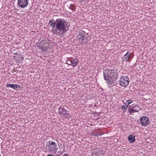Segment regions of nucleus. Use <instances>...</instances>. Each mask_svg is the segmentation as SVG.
I'll list each match as a JSON object with an SVG mask.
<instances>
[{
    "label": "nucleus",
    "mask_w": 156,
    "mask_h": 156,
    "mask_svg": "<svg viewBox=\"0 0 156 156\" xmlns=\"http://www.w3.org/2000/svg\"><path fill=\"white\" fill-rule=\"evenodd\" d=\"M103 73L104 80H106L109 87H112L116 85V83L115 81L119 76L117 69H106L103 70Z\"/></svg>",
    "instance_id": "1"
},
{
    "label": "nucleus",
    "mask_w": 156,
    "mask_h": 156,
    "mask_svg": "<svg viewBox=\"0 0 156 156\" xmlns=\"http://www.w3.org/2000/svg\"><path fill=\"white\" fill-rule=\"evenodd\" d=\"M56 28L59 32H62L63 33H66L67 30L66 29L67 24L66 22L64 19L59 18L56 19Z\"/></svg>",
    "instance_id": "2"
},
{
    "label": "nucleus",
    "mask_w": 156,
    "mask_h": 156,
    "mask_svg": "<svg viewBox=\"0 0 156 156\" xmlns=\"http://www.w3.org/2000/svg\"><path fill=\"white\" fill-rule=\"evenodd\" d=\"M46 148L48 147L49 151L51 153H55L56 152V149H58V147L56 144L54 142L50 141L47 142L46 144Z\"/></svg>",
    "instance_id": "3"
},
{
    "label": "nucleus",
    "mask_w": 156,
    "mask_h": 156,
    "mask_svg": "<svg viewBox=\"0 0 156 156\" xmlns=\"http://www.w3.org/2000/svg\"><path fill=\"white\" fill-rule=\"evenodd\" d=\"M119 82L120 85L125 87L129 84V79L127 76H123L121 77Z\"/></svg>",
    "instance_id": "4"
},
{
    "label": "nucleus",
    "mask_w": 156,
    "mask_h": 156,
    "mask_svg": "<svg viewBox=\"0 0 156 156\" xmlns=\"http://www.w3.org/2000/svg\"><path fill=\"white\" fill-rule=\"evenodd\" d=\"M56 21L52 19L49 20L48 24L50 27H52L51 31L52 33L54 34H59V32L57 31V30L56 28Z\"/></svg>",
    "instance_id": "5"
},
{
    "label": "nucleus",
    "mask_w": 156,
    "mask_h": 156,
    "mask_svg": "<svg viewBox=\"0 0 156 156\" xmlns=\"http://www.w3.org/2000/svg\"><path fill=\"white\" fill-rule=\"evenodd\" d=\"M68 112L63 107L60 106L58 108V113L61 117H68L69 114Z\"/></svg>",
    "instance_id": "6"
},
{
    "label": "nucleus",
    "mask_w": 156,
    "mask_h": 156,
    "mask_svg": "<svg viewBox=\"0 0 156 156\" xmlns=\"http://www.w3.org/2000/svg\"><path fill=\"white\" fill-rule=\"evenodd\" d=\"M149 118L147 116H144L140 119V122L144 126H146L150 123Z\"/></svg>",
    "instance_id": "7"
},
{
    "label": "nucleus",
    "mask_w": 156,
    "mask_h": 156,
    "mask_svg": "<svg viewBox=\"0 0 156 156\" xmlns=\"http://www.w3.org/2000/svg\"><path fill=\"white\" fill-rule=\"evenodd\" d=\"M40 44L41 47V49L42 51H47L48 50L47 47L48 46V44L46 40H41L40 41Z\"/></svg>",
    "instance_id": "8"
},
{
    "label": "nucleus",
    "mask_w": 156,
    "mask_h": 156,
    "mask_svg": "<svg viewBox=\"0 0 156 156\" xmlns=\"http://www.w3.org/2000/svg\"><path fill=\"white\" fill-rule=\"evenodd\" d=\"M17 4L21 8H24L27 6L28 1L27 0H18Z\"/></svg>",
    "instance_id": "9"
},
{
    "label": "nucleus",
    "mask_w": 156,
    "mask_h": 156,
    "mask_svg": "<svg viewBox=\"0 0 156 156\" xmlns=\"http://www.w3.org/2000/svg\"><path fill=\"white\" fill-rule=\"evenodd\" d=\"M140 109H141L139 106L136 105L134 106L133 108L129 109L128 112L130 114L132 115V113L138 112Z\"/></svg>",
    "instance_id": "10"
},
{
    "label": "nucleus",
    "mask_w": 156,
    "mask_h": 156,
    "mask_svg": "<svg viewBox=\"0 0 156 156\" xmlns=\"http://www.w3.org/2000/svg\"><path fill=\"white\" fill-rule=\"evenodd\" d=\"M6 86L7 87L11 88L16 90L21 88V86L20 85L16 84L7 83Z\"/></svg>",
    "instance_id": "11"
},
{
    "label": "nucleus",
    "mask_w": 156,
    "mask_h": 156,
    "mask_svg": "<svg viewBox=\"0 0 156 156\" xmlns=\"http://www.w3.org/2000/svg\"><path fill=\"white\" fill-rule=\"evenodd\" d=\"M78 40L80 43H87L88 41V39L87 37H77Z\"/></svg>",
    "instance_id": "12"
},
{
    "label": "nucleus",
    "mask_w": 156,
    "mask_h": 156,
    "mask_svg": "<svg viewBox=\"0 0 156 156\" xmlns=\"http://www.w3.org/2000/svg\"><path fill=\"white\" fill-rule=\"evenodd\" d=\"M100 152V149L98 147H96L95 148L92 153V156H98V155Z\"/></svg>",
    "instance_id": "13"
},
{
    "label": "nucleus",
    "mask_w": 156,
    "mask_h": 156,
    "mask_svg": "<svg viewBox=\"0 0 156 156\" xmlns=\"http://www.w3.org/2000/svg\"><path fill=\"white\" fill-rule=\"evenodd\" d=\"M130 57V54L128 52H127V53L124 55L122 59V62H128Z\"/></svg>",
    "instance_id": "14"
},
{
    "label": "nucleus",
    "mask_w": 156,
    "mask_h": 156,
    "mask_svg": "<svg viewBox=\"0 0 156 156\" xmlns=\"http://www.w3.org/2000/svg\"><path fill=\"white\" fill-rule=\"evenodd\" d=\"M128 140L131 143H133L135 141V138L133 135H130L128 136Z\"/></svg>",
    "instance_id": "15"
},
{
    "label": "nucleus",
    "mask_w": 156,
    "mask_h": 156,
    "mask_svg": "<svg viewBox=\"0 0 156 156\" xmlns=\"http://www.w3.org/2000/svg\"><path fill=\"white\" fill-rule=\"evenodd\" d=\"M78 63V60L76 59H74L73 61L70 62V63H69V65H71L73 67L76 66Z\"/></svg>",
    "instance_id": "16"
},
{
    "label": "nucleus",
    "mask_w": 156,
    "mask_h": 156,
    "mask_svg": "<svg viewBox=\"0 0 156 156\" xmlns=\"http://www.w3.org/2000/svg\"><path fill=\"white\" fill-rule=\"evenodd\" d=\"M86 32L84 31L80 30L77 37H87L86 35Z\"/></svg>",
    "instance_id": "17"
},
{
    "label": "nucleus",
    "mask_w": 156,
    "mask_h": 156,
    "mask_svg": "<svg viewBox=\"0 0 156 156\" xmlns=\"http://www.w3.org/2000/svg\"><path fill=\"white\" fill-rule=\"evenodd\" d=\"M69 9L73 11H75V6L74 5L70 4L69 7Z\"/></svg>",
    "instance_id": "18"
},
{
    "label": "nucleus",
    "mask_w": 156,
    "mask_h": 156,
    "mask_svg": "<svg viewBox=\"0 0 156 156\" xmlns=\"http://www.w3.org/2000/svg\"><path fill=\"white\" fill-rule=\"evenodd\" d=\"M102 135V134H101V133H96L95 134H93V133H92V134H91V135L94 136H99V135Z\"/></svg>",
    "instance_id": "19"
},
{
    "label": "nucleus",
    "mask_w": 156,
    "mask_h": 156,
    "mask_svg": "<svg viewBox=\"0 0 156 156\" xmlns=\"http://www.w3.org/2000/svg\"><path fill=\"white\" fill-rule=\"evenodd\" d=\"M104 151H101L100 153L98 155V156H105V154H104Z\"/></svg>",
    "instance_id": "20"
},
{
    "label": "nucleus",
    "mask_w": 156,
    "mask_h": 156,
    "mask_svg": "<svg viewBox=\"0 0 156 156\" xmlns=\"http://www.w3.org/2000/svg\"><path fill=\"white\" fill-rule=\"evenodd\" d=\"M127 102V104H128V105H129L132 102V101L131 100L129 99L126 101Z\"/></svg>",
    "instance_id": "21"
},
{
    "label": "nucleus",
    "mask_w": 156,
    "mask_h": 156,
    "mask_svg": "<svg viewBox=\"0 0 156 156\" xmlns=\"http://www.w3.org/2000/svg\"><path fill=\"white\" fill-rule=\"evenodd\" d=\"M122 110H124V112H125L127 110V109L125 105H122Z\"/></svg>",
    "instance_id": "22"
},
{
    "label": "nucleus",
    "mask_w": 156,
    "mask_h": 156,
    "mask_svg": "<svg viewBox=\"0 0 156 156\" xmlns=\"http://www.w3.org/2000/svg\"><path fill=\"white\" fill-rule=\"evenodd\" d=\"M19 55L21 57H20L21 58H22V59H24V58H23V55H22V54L21 53H20L19 54Z\"/></svg>",
    "instance_id": "23"
},
{
    "label": "nucleus",
    "mask_w": 156,
    "mask_h": 156,
    "mask_svg": "<svg viewBox=\"0 0 156 156\" xmlns=\"http://www.w3.org/2000/svg\"><path fill=\"white\" fill-rule=\"evenodd\" d=\"M129 105H128V104H126V108H128V106Z\"/></svg>",
    "instance_id": "24"
},
{
    "label": "nucleus",
    "mask_w": 156,
    "mask_h": 156,
    "mask_svg": "<svg viewBox=\"0 0 156 156\" xmlns=\"http://www.w3.org/2000/svg\"><path fill=\"white\" fill-rule=\"evenodd\" d=\"M63 156H69L67 154H65Z\"/></svg>",
    "instance_id": "25"
},
{
    "label": "nucleus",
    "mask_w": 156,
    "mask_h": 156,
    "mask_svg": "<svg viewBox=\"0 0 156 156\" xmlns=\"http://www.w3.org/2000/svg\"><path fill=\"white\" fill-rule=\"evenodd\" d=\"M60 156L59 155V154H57L56 156Z\"/></svg>",
    "instance_id": "26"
},
{
    "label": "nucleus",
    "mask_w": 156,
    "mask_h": 156,
    "mask_svg": "<svg viewBox=\"0 0 156 156\" xmlns=\"http://www.w3.org/2000/svg\"><path fill=\"white\" fill-rule=\"evenodd\" d=\"M41 47V46H39V48H40V49H41V47Z\"/></svg>",
    "instance_id": "27"
},
{
    "label": "nucleus",
    "mask_w": 156,
    "mask_h": 156,
    "mask_svg": "<svg viewBox=\"0 0 156 156\" xmlns=\"http://www.w3.org/2000/svg\"><path fill=\"white\" fill-rule=\"evenodd\" d=\"M70 62H69V63H70Z\"/></svg>",
    "instance_id": "28"
},
{
    "label": "nucleus",
    "mask_w": 156,
    "mask_h": 156,
    "mask_svg": "<svg viewBox=\"0 0 156 156\" xmlns=\"http://www.w3.org/2000/svg\"><path fill=\"white\" fill-rule=\"evenodd\" d=\"M0 156H1V155L0 154Z\"/></svg>",
    "instance_id": "29"
}]
</instances>
